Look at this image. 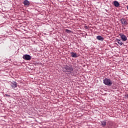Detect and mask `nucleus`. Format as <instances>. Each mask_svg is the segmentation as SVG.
<instances>
[{
  "label": "nucleus",
  "mask_w": 128,
  "mask_h": 128,
  "mask_svg": "<svg viewBox=\"0 0 128 128\" xmlns=\"http://www.w3.org/2000/svg\"><path fill=\"white\" fill-rule=\"evenodd\" d=\"M63 71L64 72L70 74H72L74 72V68L68 66H66L63 68Z\"/></svg>",
  "instance_id": "1"
},
{
  "label": "nucleus",
  "mask_w": 128,
  "mask_h": 128,
  "mask_svg": "<svg viewBox=\"0 0 128 128\" xmlns=\"http://www.w3.org/2000/svg\"><path fill=\"white\" fill-rule=\"evenodd\" d=\"M104 84L108 86H112L114 84V82L110 78H105L104 80Z\"/></svg>",
  "instance_id": "2"
},
{
  "label": "nucleus",
  "mask_w": 128,
  "mask_h": 128,
  "mask_svg": "<svg viewBox=\"0 0 128 128\" xmlns=\"http://www.w3.org/2000/svg\"><path fill=\"white\" fill-rule=\"evenodd\" d=\"M22 58L25 60H32V56L28 54H24L22 56Z\"/></svg>",
  "instance_id": "3"
},
{
  "label": "nucleus",
  "mask_w": 128,
  "mask_h": 128,
  "mask_svg": "<svg viewBox=\"0 0 128 128\" xmlns=\"http://www.w3.org/2000/svg\"><path fill=\"white\" fill-rule=\"evenodd\" d=\"M119 36H120V38H122V40H123V42H126V40H128V38L126 35L122 34H120Z\"/></svg>",
  "instance_id": "4"
},
{
  "label": "nucleus",
  "mask_w": 128,
  "mask_h": 128,
  "mask_svg": "<svg viewBox=\"0 0 128 128\" xmlns=\"http://www.w3.org/2000/svg\"><path fill=\"white\" fill-rule=\"evenodd\" d=\"M120 22L122 24H128V22L126 20V18H122L120 19Z\"/></svg>",
  "instance_id": "5"
},
{
  "label": "nucleus",
  "mask_w": 128,
  "mask_h": 128,
  "mask_svg": "<svg viewBox=\"0 0 128 128\" xmlns=\"http://www.w3.org/2000/svg\"><path fill=\"white\" fill-rule=\"evenodd\" d=\"M23 4L24 6H30V1L28 0H24Z\"/></svg>",
  "instance_id": "6"
},
{
  "label": "nucleus",
  "mask_w": 128,
  "mask_h": 128,
  "mask_svg": "<svg viewBox=\"0 0 128 128\" xmlns=\"http://www.w3.org/2000/svg\"><path fill=\"white\" fill-rule=\"evenodd\" d=\"M10 86L12 88H16L17 86V84L16 82H14L11 83Z\"/></svg>",
  "instance_id": "7"
},
{
  "label": "nucleus",
  "mask_w": 128,
  "mask_h": 128,
  "mask_svg": "<svg viewBox=\"0 0 128 128\" xmlns=\"http://www.w3.org/2000/svg\"><path fill=\"white\" fill-rule=\"evenodd\" d=\"M113 4L116 8H118V6H120V3L118 1H114Z\"/></svg>",
  "instance_id": "8"
},
{
  "label": "nucleus",
  "mask_w": 128,
  "mask_h": 128,
  "mask_svg": "<svg viewBox=\"0 0 128 128\" xmlns=\"http://www.w3.org/2000/svg\"><path fill=\"white\" fill-rule=\"evenodd\" d=\"M70 56H72V58H78V54H76V53L71 52Z\"/></svg>",
  "instance_id": "9"
},
{
  "label": "nucleus",
  "mask_w": 128,
  "mask_h": 128,
  "mask_svg": "<svg viewBox=\"0 0 128 128\" xmlns=\"http://www.w3.org/2000/svg\"><path fill=\"white\" fill-rule=\"evenodd\" d=\"M96 40H102V42L104 40V38L100 36H96Z\"/></svg>",
  "instance_id": "10"
},
{
  "label": "nucleus",
  "mask_w": 128,
  "mask_h": 128,
  "mask_svg": "<svg viewBox=\"0 0 128 128\" xmlns=\"http://www.w3.org/2000/svg\"><path fill=\"white\" fill-rule=\"evenodd\" d=\"M101 124L102 126H106V121L101 122Z\"/></svg>",
  "instance_id": "11"
},
{
  "label": "nucleus",
  "mask_w": 128,
  "mask_h": 128,
  "mask_svg": "<svg viewBox=\"0 0 128 128\" xmlns=\"http://www.w3.org/2000/svg\"><path fill=\"white\" fill-rule=\"evenodd\" d=\"M116 42H117L118 44H120V46H122V44H124V43H122V41H121L120 40H118Z\"/></svg>",
  "instance_id": "12"
},
{
  "label": "nucleus",
  "mask_w": 128,
  "mask_h": 128,
  "mask_svg": "<svg viewBox=\"0 0 128 128\" xmlns=\"http://www.w3.org/2000/svg\"><path fill=\"white\" fill-rule=\"evenodd\" d=\"M66 32H68V33L70 32V30H68V29H66Z\"/></svg>",
  "instance_id": "13"
},
{
  "label": "nucleus",
  "mask_w": 128,
  "mask_h": 128,
  "mask_svg": "<svg viewBox=\"0 0 128 128\" xmlns=\"http://www.w3.org/2000/svg\"><path fill=\"white\" fill-rule=\"evenodd\" d=\"M84 28H86V30H88V26H84Z\"/></svg>",
  "instance_id": "14"
},
{
  "label": "nucleus",
  "mask_w": 128,
  "mask_h": 128,
  "mask_svg": "<svg viewBox=\"0 0 128 128\" xmlns=\"http://www.w3.org/2000/svg\"><path fill=\"white\" fill-rule=\"evenodd\" d=\"M6 96H10V95L6 94Z\"/></svg>",
  "instance_id": "15"
},
{
  "label": "nucleus",
  "mask_w": 128,
  "mask_h": 128,
  "mask_svg": "<svg viewBox=\"0 0 128 128\" xmlns=\"http://www.w3.org/2000/svg\"><path fill=\"white\" fill-rule=\"evenodd\" d=\"M126 98H128V94H126Z\"/></svg>",
  "instance_id": "16"
}]
</instances>
